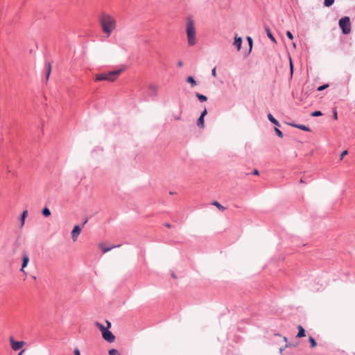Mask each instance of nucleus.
I'll list each match as a JSON object with an SVG mask.
<instances>
[{
	"instance_id": "35",
	"label": "nucleus",
	"mask_w": 355,
	"mask_h": 355,
	"mask_svg": "<svg viewBox=\"0 0 355 355\" xmlns=\"http://www.w3.org/2000/svg\"><path fill=\"white\" fill-rule=\"evenodd\" d=\"M347 154V150L343 151L340 155V159H343L344 156L346 155Z\"/></svg>"
},
{
	"instance_id": "36",
	"label": "nucleus",
	"mask_w": 355,
	"mask_h": 355,
	"mask_svg": "<svg viewBox=\"0 0 355 355\" xmlns=\"http://www.w3.org/2000/svg\"><path fill=\"white\" fill-rule=\"evenodd\" d=\"M287 124L291 127H295V128H297V126H298V125H299V124H296L294 123H287Z\"/></svg>"
},
{
	"instance_id": "29",
	"label": "nucleus",
	"mask_w": 355,
	"mask_h": 355,
	"mask_svg": "<svg viewBox=\"0 0 355 355\" xmlns=\"http://www.w3.org/2000/svg\"><path fill=\"white\" fill-rule=\"evenodd\" d=\"M322 115V114L320 111H315L311 114V116H320Z\"/></svg>"
},
{
	"instance_id": "25",
	"label": "nucleus",
	"mask_w": 355,
	"mask_h": 355,
	"mask_svg": "<svg viewBox=\"0 0 355 355\" xmlns=\"http://www.w3.org/2000/svg\"><path fill=\"white\" fill-rule=\"evenodd\" d=\"M289 67H290V72H291V76L292 77L293 73V64L292 62L291 58H289Z\"/></svg>"
},
{
	"instance_id": "8",
	"label": "nucleus",
	"mask_w": 355,
	"mask_h": 355,
	"mask_svg": "<svg viewBox=\"0 0 355 355\" xmlns=\"http://www.w3.org/2000/svg\"><path fill=\"white\" fill-rule=\"evenodd\" d=\"M106 323L107 324V327H105L103 324H101L100 322H96L95 323L96 326L100 329V331H101L102 333V336L104 335L105 332H106L109 328L111 327V323L108 321V320H106Z\"/></svg>"
},
{
	"instance_id": "40",
	"label": "nucleus",
	"mask_w": 355,
	"mask_h": 355,
	"mask_svg": "<svg viewBox=\"0 0 355 355\" xmlns=\"http://www.w3.org/2000/svg\"><path fill=\"white\" fill-rule=\"evenodd\" d=\"M254 175H259V171L257 169H254L252 172Z\"/></svg>"
},
{
	"instance_id": "5",
	"label": "nucleus",
	"mask_w": 355,
	"mask_h": 355,
	"mask_svg": "<svg viewBox=\"0 0 355 355\" xmlns=\"http://www.w3.org/2000/svg\"><path fill=\"white\" fill-rule=\"evenodd\" d=\"M10 344H11V346H12V349L14 351L19 350L24 345V342H23V341H15L12 338H10Z\"/></svg>"
},
{
	"instance_id": "20",
	"label": "nucleus",
	"mask_w": 355,
	"mask_h": 355,
	"mask_svg": "<svg viewBox=\"0 0 355 355\" xmlns=\"http://www.w3.org/2000/svg\"><path fill=\"white\" fill-rule=\"evenodd\" d=\"M297 128L300 129V130H304V131H306V132H310L311 131V129L308 126H306L305 125H300L299 124L298 126H297Z\"/></svg>"
},
{
	"instance_id": "45",
	"label": "nucleus",
	"mask_w": 355,
	"mask_h": 355,
	"mask_svg": "<svg viewBox=\"0 0 355 355\" xmlns=\"http://www.w3.org/2000/svg\"><path fill=\"white\" fill-rule=\"evenodd\" d=\"M170 193L171 195H173L175 193H174V192H173V191H170V193Z\"/></svg>"
},
{
	"instance_id": "42",
	"label": "nucleus",
	"mask_w": 355,
	"mask_h": 355,
	"mask_svg": "<svg viewBox=\"0 0 355 355\" xmlns=\"http://www.w3.org/2000/svg\"><path fill=\"white\" fill-rule=\"evenodd\" d=\"M88 220L86 219L85 220H84V223H83V225H85L87 223Z\"/></svg>"
},
{
	"instance_id": "19",
	"label": "nucleus",
	"mask_w": 355,
	"mask_h": 355,
	"mask_svg": "<svg viewBox=\"0 0 355 355\" xmlns=\"http://www.w3.org/2000/svg\"><path fill=\"white\" fill-rule=\"evenodd\" d=\"M116 246L106 248V247H104V245L103 244H101V245H100V248L103 253H106V252H109L110 250H111L112 248H114Z\"/></svg>"
},
{
	"instance_id": "46",
	"label": "nucleus",
	"mask_w": 355,
	"mask_h": 355,
	"mask_svg": "<svg viewBox=\"0 0 355 355\" xmlns=\"http://www.w3.org/2000/svg\"><path fill=\"white\" fill-rule=\"evenodd\" d=\"M300 182H301V183L304 182V181H303V180H302V179H301V180H300Z\"/></svg>"
},
{
	"instance_id": "12",
	"label": "nucleus",
	"mask_w": 355,
	"mask_h": 355,
	"mask_svg": "<svg viewBox=\"0 0 355 355\" xmlns=\"http://www.w3.org/2000/svg\"><path fill=\"white\" fill-rule=\"evenodd\" d=\"M267 117L268 120L274 125L277 126L280 125L279 121L276 119H275L274 116L270 113L268 114Z\"/></svg>"
},
{
	"instance_id": "28",
	"label": "nucleus",
	"mask_w": 355,
	"mask_h": 355,
	"mask_svg": "<svg viewBox=\"0 0 355 355\" xmlns=\"http://www.w3.org/2000/svg\"><path fill=\"white\" fill-rule=\"evenodd\" d=\"M275 131L278 137H279L281 138L283 137V134H282V131L278 128L275 127Z\"/></svg>"
},
{
	"instance_id": "33",
	"label": "nucleus",
	"mask_w": 355,
	"mask_h": 355,
	"mask_svg": "<svg viewBox=\"0 0 355 355\" xmlns=\"http://www.w3.org/2000/svg\"><path fill=\"white\" fill-rule=\"evenodd\" d=\"M207 114V109L205 108L204 110L201 112V114L200 116H203L205 117L206 116V114Z\"/></svg>"
},
{
	"instance_id": "27",
	"label": "nucleus",
	"mask_w": 355,
	"mask_h": 355,
	"mask_svg": "<svg viewBox=\"0 0 355 355\" xmlns=\"http://www.w3.org/2000/svg\"><path fill=\"white\" fill-rule=\"evenodd\" d=\"M110 355H121L117 349H112L109 351Z\"/></svg>"
},
{
	"instance_id": "10",
	"label": "nucleus",
	"mask_w": 355,
	"mask_h": 355,
	"mask_svg": "<svg viewBox=\"0 0 355 355\" xmlns=\"http://www.w3.org/2000/svg\"><path fill=\"white\" fill-rule=\"evenodd\" d=\"M158 91V87L155 85H150L148 87V94L151 96H154L157 94Z\"/></svg>"
},
{
	"instance_id": "1",
	"label": "nucleus",
	"mask_w": 355,
	"mask_h": 355,
	"mask_svg": "<svg viewBox=\"0 0 355 355\" xmlns=\"http://www.w3.org/2000/svg\"><path fill=\"white\" fill-rule=\"evenodd\" d=\"M98 20L103 32L109 37L116 28V19L110 14L103 12L101 13Z\"/></svg>"
},
{
	"instance_id": "18",
	"label": "nucleus",
	"mask_w": 355,
	"mask_h": 355,
	"mask_svg": "<svg viewBox=\"0 0 355 355\" xmlns=\"http://www.w3.org/2000/svg\"><path fill=\"white\" fill-rule=\"evenodd\" d=\"M197 125L200 127V128H204L205 123H204V117L200 116L197 121Z\"/></svg>"
},
{
	"instance_id": "14",
	"label": "nucleus",
	"mask_w": 355,
	"mask_h": 355,
	"mask_svg": "<svg viewBox=\"0 0 355 355\" xmlns=\"http://www.w3.org/2000/svg\"><path fill=\"white\" fill-rule=\"evenodd\" d=\"M265 30L267 33V36L271 40L272 42L275 43L276 40H275V37H273L269 27H268V26L265 27Z\"/></svg>"
},
{
	"instance_id": "47",
	"label": "nucleus",
	"mask_w": 355,
	"mask_h": 355,
	"mask_svg": "<svg viewBox=\"0 0 355 355\" xmlns=\"http://www.w3.org/2000/svg\"><path fill=\"white\" fill-rule=\"evenodd\" d=\"M283 351V349L282 348H280V352L282 353V352Z\"/></svg>"
},
{
	"instance_id": "9",
	"label": "nucleus",
	"mask_w": 355,
	"mask_h": 355,
	"mask_svg": "<svg viewBox=\"0 0 355 355\" xmlns=\"http://www.w3.org/2000/svg\"><path fill=\"white\" fill-rule=\"evenodd\" d=\"M22 265L20 270L24 272V268H26L29 262V257L26 253H24L22 255Z\"/></svg>"
},
{
	"instance_id": "6",
	"label": "nucleus",
	"mask_w": 355,
	"mask_h": 355,
	"mask_svg": "<svg viewBox=\"0 0 355 355\" xmlns=\"http://www.w3.org/2000/svg\"><path fill=\"white\" fill-rule=\"evenodd\" d=\"M81 232V228L79 225H75L71 231V239L73 241H76L77 239Z\"/></svg>"
},
{
	"instance_id": "7",
	"label": "nucleus",
	"mask_w": 355,
	"mask_h": 355,
	"mask_svg": "<svg viewBox=\"0 0 355 355\" xmlns=\"http://www.w3.org/2000/svg\"><path fill=\"white\" fill-rule=\"evenodd\" d=\"M102 336L105 340L110 343H113L115 340V336L109 329Z\"/></svg>"
},
{
	"instance_id": "38",
	"label": "nucleus",
	"mask_w": 355,
	"mask_h": 355,
	"mask_svg": "<svg viewBox=\"0 0 355 355\" xmlns=\"http://www.w3.org/2000/svg\"><path fill=\"white\" fill-rule=\"evenodd\" d=\"M333 117L334 119H337L338 118L337 112L336 110L334 111Z\"/></svg>"
},
{
	"instance_id": "21",
	"label": "nucleus",
	"mask_w": 355,
	"mask_h": 355,
	"mask_svg": "<svg viewBox=\"0 0 355 355\" xmlns=\"http://www.w3.org/2000/svg\"><path fill=\"white\" fill-rule=\"evenodd\" d=\"M212 205L216 206L218 209H219L221 211L225 210V207L223 205H221L218 201H214L212 202Z\"/></svg>"
},
{
	"instance_id": "2",
	"label": "nucleus",
	"mask_w": 355,
	"mask_h": 355,
	"mask_svg": "<svg viewBox=\"0 0 355 355\" xmlns=\"http://www.w3.org/2000/svg\"><path fill=\"white\" fill-rule=\"evenodd\" d=\"M186 33L189 46H194L196 43V28L194 21L191 17H188L187 20Z\"/></svg>"
},
{
	"instance_id": "15",
	"label": "nucleus",
	"mask_w": 355,
	"mask_h": 355,
	"mask_svg": "<svg viewBox=\"0 0 355 355\" xmlns=\"http://www.w3.org/2000/svg\"><path fill=\"white\" fill-rule=\"evenodd\" d=\"M187 81L191 84V87H194L196 86L197 85V83L196 81L195 80V79L193 78V77L192 76H188L187 78Z\"/></svg>"
},
{
	"instance_id": "31",
	"label": "nucleus",
	"mask_w": 355,
	"mask_h": 355,
	"mask_svg": "<svg viewBox=\"0 0 355 355\" xmlns=\"http://www.w3.org/2000/svg\"><path fill=\"white\" fill-rule=\"evenodd\" d=\"M328 87H329V85L327 84L323 85H321V86L318 87V91H322L324 89L327 88Z\"/></svg>"
},
{
	"instance_id": "30",
	"label": "nucleus",
	"mask_w": 355,
	"mask_h": 355,
	"mask_svg": "<svg viewBox=\"0 0 355 355\" xmlns=\"http://www.w3.org/2000/svg\"><path fill=\"white\" fill-rule=\"evenodd\" d=\"M247 40H248L249 46H250V51H251L252 48V44H253L252 39L250 37H248Z\"/></svg>"
},
{
	"instance_id": "37",
	"label": "nucleus",
	"mask_w": 355,
	"mask_h": 355,
	"mask_svg": "<svg viewBox=\"0 0 355 355\" xmlns=\"http://www.w3.org/2000/svg\"><path fill=\"white\" fill-rule=\"evenodd\" d=\"M74 355H80V351L78 348L74 349Z\"/></svg>"
},
{
	"instance_id": "16",
	"label": "nucleus",
	"mask_w": 355,
	"mask_h": 355,
	"mask_svg": "<svg viewBox=\"0 0 355 355\" xmlns=\"http://www.w3.org/2000/svg\"><path fill=\"white\" fill-rule=\"evenodd\" d=\"M28 215V211L27 210H24L21 216V227L24 226V222H25V219L26 218Z\"/></svg>"
},
{
	"instance_id": "26",
	"label": "nucleus",
	"mask_w": 355,
	"mask_h": 355,
	"mask_svg": "<svg viewBox=\"0 0 355 355\" xmlns=\"http://www.w3.org/2000/svg\"><path fill=\"white\" fill-rule=\"evenodd\" d=\"M309 342L311 343V346L312 347H315L316 346V345H317L316 342H315V339L313 337L310 336L309 338Z\"/></svg>"
},
{
	"instance_id": "13",
	"label": "nucleus",
	"mask_w": 355,
	"mask_h": 355,
	"mask_svg": "<svg viewBox=\"0 0 355 355\" xmlns=\"http://www.w3.org/2000/svg\"><path fill=\"white\" fill-rule=\"evenodd\" d=\"M304 336H305V330L302 327V326L299 325L298 326V334L297 335V338H302V337H304Z\"/></svg>"
},
{
	"instance_id": "11",
	"label": "nucleus",
	"mask_w": 355,
	"mask_h": 355,
	"mask_svg": "<svg viewBox=\"0 0 355 355\" xmlns=\"http://www.w3.org/2000/svg\"><path fill=\"white\" fill-rule=\"evenodd\" d=\"M242 44V37L236 36L234 37V45L236 47L238 51H240Z\"/></svg>"
},
{
	"instance_id": "34",
	"label": "nucleus",
	"mask_w": 355,
	"mask_h": 355,
	"mask_svg": "<svg viewBox=\"0 0 355 355\" xmlns=\"http://www.w3.org/2000/svg\"><path fill=\"white\" fill-rule=\"evenodd\" d=\"M211 75L214 76V77H216V67L213 68L212 70H211Z\"/></svg>"
},
{
	"instance_id": "39",
	"label": "nucleus",
	"mask_w": 355,
	"mask_h": 355,
	"mask_svg": "<svg viewBox=\"0 0 355 355\" xmlns=\"http://www.w3.org/2000/svg\"><path fill=\"white\" fill-rule=\"evenodd\" d=\"M177 65L178 67H182L183 65V62L181 60H180L178 62Z\"/></svg>"
},
{
	"instance_id": "17",
	"label": "nucleus",
	"mask_w": 355,
	"mask_h": 355,
	"mask_svg": "<svg viewBox=\"0 0 355 355\" xmlns=\"http://www.w3.org/2000/svg\"><path fill=\"white\" fill-rule=\"evenodd\" d=\"M196 96L198 98V100L200 102H205L207 100V98L206 96L199 94V93H196Z\"/></svg>"
},
{
	"instance_id": "3",
	"label": "nucleus",
	"mask_w": 355,
	"mask_h": 355,
	"mask_svg": "<svg viewBox=\"0 0 355 355\" xmlns=\"http://www.w3.org/2000/svg\"><path fill=\"white\" fill-rule=\"evenodd\" d=\"M124 70L123 68L111 71L108 73H98L96 75V81L107 80L110 82L114 81L117 76H119L121 72Z\"/></svg>"
},
{
	"instance_id": "23",
	"label": "nucleus",
	"mask_w": 355,
	"mask_h": 355,
	"mask_svg": "<svg viewBox=\"0 0 355 355\" xmlns=\"http://www.w3.org/2000/svg\"><path fill=\"white\" fill-rule=\"evenodd\" d=\"M334 3V0H324V5L326 7H330L332 6Z\"/></svg>"
},
{
	"instance_id": "44",
	"label": "nucleus",
	"mask_w": 355,
	"mask_h": 355,
	"mask_svg": "<svg viewBox=\"0 0 355 355\" xmlns=\"http://www.w3.org/2000/svg\"><path fill=\"white\" fill-rule=\"evenodd\" d=\"M284 340L285 342H287V338H286V337H284Z\"/></svg>"
},
{
	"instance_id": "4",
	"label": "nucleus",
	"mask_w": 355,
	"mask_h": 355,
	"mask_svg": "<svg viewBox=\"0 0 355 355\" xmlns=\"http://www.w3.org/2000/svg\"><path fill=\"white\" fill-rule=\"evenodd\" d=\"M339 26L343 34H349L351 31L350 19L349 17H342L339 20Z\"/></svg>"
},
{
	"instance_id": "22",
	"label": "nucleus",
	"mask_w": 355,
	"mask_h": 355,
	"mask_svg": "<svg viewBox=\"0 0 355 355\" xmlns=\"http://www.w3.org/2000/svg\"><path fill=\"white\" fill-rule=\"evenodd\" d=\"M42 214L46 217L49 216L51 215V211L49 210V208L44 207L42 209Z\"/></svg>"
},
{
	"instance_id": "32",
	"label": "nucleus",
	"mask_w": 355,
	"mask_h": 355,
	"mask_svg": "<svg viewBox=\"0 0 355 355\" xmlns=\"http://www.w3.org/2000/svg\"><path fill=\"white\" fill-rule=\"evenodd\" d=\"M286 35H287V37H288L290 40H292L293 39V34L291 33V31H287V32H286Z\"/></svg>"
},
{
	"instance_id": "24",
	"label": "nucleus",
	"mask_w": 355,
	"mask_h": 355,
	"mask_svg": "<svg viewBox=\"0 0 355 355\" xmlns=\"http://www.w3.org/2000/svg\"><path fill=\"white\" fill-rule=\"evenodd\" d=\"M51 64H50V63H48V64H47L46 75V80H48V79H49V76H50V73H51Z\"/></svg>"
},
{
	"instance_id": "41",
	"label": "nucleus",
	"mask_w": 355,
	"mask_h": 355,
	"mask_svg": "<svg viewBox=\"0 0 355 355\" xmlns=\"http://www.w3.org/2000/svg\"><path fill=\"white\" fill-rule=\"evenodd\" d=\"M174 119H175V120L178 121V120L180 119V116H176L174 117Z\"/></svg>"
},
{
	"instance_id": "43",
	"label": "nucleus",
	"mask_w": 355,
	"mask_h": 355,
	"mask_svg": "<svg viewBox=\"0 0 355 355\" xmlns=\"http://www.w3.org/2000/svg\"><path fill=\"white\" fill-rule=\"evenodd\" d=\"M166 226L167 227H168V228H169V227H171V225H170V224H168V223H166Z\"/></svg>"
}]
</instances>
